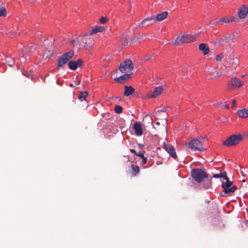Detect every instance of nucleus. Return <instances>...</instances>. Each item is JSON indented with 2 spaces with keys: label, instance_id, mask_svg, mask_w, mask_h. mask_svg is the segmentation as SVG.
I'll list each match as a JSON object with an SVG mask.
<instances>
[{
  "label": "nucleus",
  "instance_id": "obj_1",
  "mask_svg": "<svg viewBox=\"0 0 248 248\" xmlns=\"http://www.w3.org/2000/svg\"><path fill=\"white\" fill-rule=\"evenodd\" d=\"M185 148H189L194 151H203L206 150V148L202 147V142L199 140L194 139L190 142L185 143L184 144Z\"/></svg>",
  "mask_w": 248,
  "mask_h": 248
},
{
  "label": "nucleus",
  "instance_id": "obj_2",
  "mask_svg": "<svg viewBox=\"0 0 248 248\" xmlns=\"http://www.w3.org/2000/svg\"><path fill=\"white\" fill-rule=\"evenodd\" d=\"M74 55V52L73 50H69L62 55L58 60L57 68H63L64 65L73 57Z\"/></svg>",
  "mask_w": 248,
  "mask_h": 248
},
{
  "label": "nucleus",
  "instance_id": "obj_3",
  "mask_svg": "<svg viewBox=\"0 0 248 248\" xmlns=\"http://www.w3.org/2000/svg\"><path fill=\"white\" fill-rule=\"evenodd\" d=\"M242 139L243 136L240 134H233L223 142V145L227 146H234L242 140Z\"/></svg>",
  "mask_w": 248,
  "mask_h": 248
},
{
  "label": "nucleus",
  "instance_id": "obj_4",
  "mask_svg": "<svg viewBox=\"0 0 248 248\" xmlns=\"http://www.w3.org/2000/svg\"><path fill=\"white\" fill-rule=\"evenodd\" d=\"M191 176L193 179L198 183H201L203 178L208 177L207 174L203 170L199 169L192 170Z\"/></svg>",
  "mask_w": 248,
  "mask_h": 248
},
{
  "label": "nucleus",
  "instance_id": "obj_5",
  "mask_svg": "<svg viewBox=\"0 0 248 248\" xmlns=\"http://www.w3.org/2000/svg\"><path fill=\"white\" fill-rule=\"evenodd\" d=\"M133 68L134 65L130 59H126L121 62L119 67V69L122 73L129 72Z\"/></svg>",
  "mask_w": 248,
  "mask_h": 248
},
{
  "label": "nucleus",
  "instance_id": "obj_6",
  "mask_svg": "<svg viewBox=\"0 0 248 248\" xmlns=\"http://www.w3.org/2000/svg\"><path fill=\"white\" fill-rule=\"evenodd\" d=\"M221 186L225 190V192L228 193L229 195L233 193L237 189L236 186H232V182L230 181L229 179L228 181L226 180L225 182H222Z\"/></svg>",
  "mask_w": 248,
  "mask_h": 248
},
{
  "label": "nucleus",
  "instance_id": "obj_7",
  "mask_svg": "<svg viewBox=\"0 0 248 248\" xmlns=\"http://www.w3.org/2000/svg\"><path fill=\"white\" fill-rule=\"evenodd\" d=\"M225 62L228 64V66L235 69L239 64V60L237 58H232L226 57L225 58Z\"/></svg>",
  "mask_w": 248,
  "mask_h": 248
},
{
  "label": "nucleus",
  "instance_id": "obj_8",
  "mask_svg": "<svg viewBox=\"0 0 248 248\" xmlns=\"http://www.w3.org/2000/svg\"><path fill=\"white\" fill-rule=\"evenodd\" d=\"M81 41L84 44V47L86 49H90L93 44V39L90 36V34H85L82 38Z\"/></svg>",
  "mask_w": 248,
  "mask_h": 248
},
{
  "label": "nucleus",
  "instance_id": "obj_9",
  "mask_svg": "<svg viewBox=\"0 0 248 248\" xmlns=\"http://www.w3.org/2000/svg\"><path fill=\"white\" fill-rule=\"evenodd\" d=\"M155 21V16H153L143 19L136 28H140L144 26H149Z\"/></svg>",
  "mask_w": 248,
  "mask_h": 248
},
{
  "label": "nucleus",
  "instance_id": "obj_10",
  "mask_svg": "<svg viewBox=\"0 0 248 248\" xmlns=\"http://www.w3.org/2000/svg\"><path fill=\"white\" fill-rule=\"evenodd\" d=\"M83 63V61L79 59L77 61H70L68 63V67L70 69L75 70L78 67H80Z\"/></svg>",
  "mask_w": 248,
  "mask_h": 248
},
{
  "label": "nucleus",
  "instance_id": "obj_11",
  "mask_svg": "<svg viewBox=\"0 0 248 248\" xmlns=\"http://www.w3.org/2000/svg\"><path fill=\"white\" fill-rule=\"evenodd\" d=\"M229 84L232 88H239L243 85V83L240 79L233 77L229 80Z\"/></svg>",
  "mask_w": 248,
  "mask_h": 248
},
{
  "label": "nucleus",
  "instance_id": "obj_12",
  "mask_svg": "<svg viewBox=\"0 0 248 248\" xmlns=\"http://www.w3.org/2000/svg\"><path fill=\"white\" fill-rule=\"evenodd\" d=\"M248 14V6L243 5L238 11V15L240 19H244Z\"/></svg>",
  "mask_w": 248,
  "mask_h": 248
},
{
  "label": "nucleus",
  "instance_id": "obj_13",
  "mask_svg": "<svg viewBox=\"0 0 248 248\" xmlns=\"http://www.w3.org/2000/svg\"><path fill=\"white\" fill-rule=\"evenodd\" d=\"M132 74H124L123 75L118 77L114 79V81L120 83H124L126 80H127L129 78H132Z\"/></svg>",
  "mask_w": 248,
  "mask_h": 248
},
{
  "label": "nucleus",
  "instance_id": "obj_14",
  "mask_svg": "<svg viewBox=\"0 0 248 248\" xmlns=\"http://www.w3.org/2000/svg\"><path fill=\"white\" fill-rule=\"evenodd\" d=\"M162 147L167 151L169 155H176L175 150L171 144L169 143H164Z\"/></svg>",
  "mask_w": 248,
  "mask_h": 248
},
{
  "label": "nucleus",
  "instance_id": "obj_15",
  "mask_svg": "<svg viewBox=\"0 0 248 248\" xmlns=\"http://www.w3.org/2000/svg\"><path fill=\"white\" fill-rule=\"evenodd\" d=\"M133 128L134 130L136 135L140 136L142 135L143 131L141 124L140 122L135 123L133 125Z\"/></svg>",
  "mask_w": 248,
  "mask_h": 248
},
{
  "label": "nucleus",
  "instance_id": "obj_16",
  "mask_svg": "<svg viewBox=\"0 0 248 248\" xmlns=\"http://www.w3.org/2000/svg\"><path fill=\"white\" fill-rule=\"evenodd\" d=\"M163 91V88L162 86H158L155 87L152 93L150 95V97L151 98H155L159 94H160Z\"/></svg>",
  "mask_w": 248,
  "mask_h": 248
},
{
  "label": "nucleus",
  "instance_id": "obj_17",
  "mask_svg": "<svg viewBox=\"0 0 248 248\" xmlns=\"http://www.w3.org/2000/svg\"><path fill=\"white\" fill-rule=\"evenodd\" d=\"M185 43H189L196 40V35L186 34L183 35Z\"/></svg>",
  "mask_w": 248,
  "mask_h": 248
},
{
  "label": "nucleus",
  "instance_id": "obj_18",
  "mask_svg": "<svg viewBox=\"0 0 248 248\" xmlns=\"http://www.w3.org/2000/svg\"><path fill=\"white\" fill-rule=\"evenodd\" d=\"M104 30L105 28L103 26H95L89 31V33L90 35H91L97 32H102Z\"/></svg>",
  "mask_w": 248,
  "mask_h": 248
},
{
  "label": "nucleus",
  "instance_id": "obj_19",
  "mask_svg": "<svg viewBox=\"0 0 248 248\" xmlns=\"http://www.w3.org/2000/svg\"><path fill=\"white\" fill-rule=\"evenodd\" d=\"M211 78H219L222 75V71L217 68H214L211 71Z\"/></svg>",
  "mask_w": 248,
  "mask_h": 248
},
{
  "label": "nucleus",
  "instance_id": "obj_20",
  "mask_svg": "<svg viewBox=\"0 0 248 248\" xmlns=\"http://www.w3.org/2000/svg\"><path fill=\"white\" fill-rule=\"evenodd\" d=\"M234 17L233 16H227L224 18L220 19L218 21L214 23L213 24H217L220 22H223L225 23H229L232 22L234 21Z\"/></svg>",
  "mask_w": 248,
  "mask_h": 248
},
{
  "label": "nucleus",
  "instance_id": "obj_21",
  "mask_svg": "<svg viewBox=\"0 0 248 248\" xmlns=\"http://www.w3.org/2000/svg\"><path fill=\"white\" fill-rule=\"evenodd\" d=\"M134 89L132 86H125L124 95L125 96H128L134 93Z\"/></svg>",
  "mask_w": 248,
  "mask_h": 248
},
{
  "label": "nucleus",
  "instance_id": "obj_22",
  "mask_svg": "<svg viewBox=\"0 0 248 248\" xmlns=\"http://www.w3.org/2000/svg\"><path fill=\"white\" fill-rule=\"evenodd\" d=\"M168 16V13L167 11H164L161 14H158L155 16V20L157 21H161L166 19Z\"/></svg>",
  "mask_w": 248,
  "mask_h": 248
},
{
  "label": "nucleus",
  "instance_id": "obj_23",
  "mask_svg": "<svg viewBox=\"0 0 248 248\" xmlns=\"http://www.w3.org/2000/svg\"><path fill=\"white\" fill-rule=\"evenodd\" d=\"M199 49L202 52V54L204 55H207L209 52V49L206 47V44L204 43H201L199 46Z\"/></svg>",
  "mask_w": 248,
  "mask_h": 248
},
{
  "label": "nucleus",
  "instance_id": "obj_24",
  "mask_svg": "<svg viewBox=\"0 0 248 248\" xmlns=\"http://www.w3.org/2000/svg\"><path fill=\"white\" fill-rule=\"evenodd\" d=\"M239 116L241 118L248 117V109L243 108L237 111Z\"/></svg>",
  "mask_w": 248,
  "mask_h": 248
},
{
  "label": "nucleus",
  "instance_id": "obj_25",
  "mask_svg": "<svg viewBox=\"0 0 248 248\" xmlns=\"http://www.w3.org/2000/svg\"><path fill=\"white\" fill-rule=\"evenodd\" d=\"M227 43H228V41L227 40V38H225V37H222L221 38H219L218 40H217L215 42V44L216 46L217 45H226Z\"/></svg>",
  "mask_w": 248,
  "mask_h": 248
},
{
  "label": "nucleus",
  "instance_id": "obj_26",
  "mask_svg": "<svg viewBox=\"0 0 248 248\" xmlns=\"http://www.w3.org/2000/svg\"><path fill=\"white\" fill-rule=\"evenodd\" d=\"M184 43H185V42H184V38H183V36H180V35H179L177 37V38H176V39L175 40V41L173 43L174 45H177V46L182 45V44H183Z\"/></svg>",
  "mask_w": 248,
  "mask_h": 248
},
{
  "label": "nucleus",
  "instance_id": "obj_27",
  "mask_svg": "<svg viewBox=\"0 0 248 248\" xmlns=\"http://www.w3.org/2000/svg\"><path fill=\"white\" fill-rule=\"evenodd\" d=\"M213 177L216 178H223L227 181H228V179H229L227 176V173L226 171L220 172L219 174H215L213 175Z\"/></svg>",
  "mask_w": 248,
  "mask_h": 248
},
{
  "label": "nucleus",
  "instance_id": "obj_28",
  "mask_svg": "<svg viewBox=\"0 0 248 248\" xmlns=\"http://www.w3.org/2000/svg\"><path fill=\"white\" fill-rule=\"evenodd\" d=\"M87 94L88 93L87 92H82L78 96V99L81 101L85 100Z\"/></svg>",
  "mask_w": 248,
  "mask_h": 248
},
{
  "label": "nucleus",
  "instance_id": "obj_29",
  "mask_svg": "<svg viewBox=\"0 0 248 248\" xmlns=\"http://www.w3.org/2000/svg\"><path fill=\"white\" fill-rule=\"evenodd\" d=\"M7 15V12L4 7H0V17L5 16Z\"/></svg>",
  "mask_w": 248,
  "mask_h": 248
},
{
  "label": "nucleus",
  "instance_id": "obj_30",
  "mask_svg": "<svg viewBox=\"0 0 248 248\" xmlns=\"http://www.w3.org/2000/svg\"><path fill=\"white\" fill-rule=\"evenodd\" d=\"M114 110L116 113L120 114L122 112L123 108L121 106L119 105H116L115 107Z\"/></svg>",
  "mask_w": 248,
  "mask_h": 248
},
{
  "label": "nucleus",
  "instance_id": "obj_31",
  "mask_svg": "<svg viewBox=\"0 0 248 248\" xmlns=\"http://www.w3.org/2000/svg\"><path fill=\"white\" fill-rule=\"evenodd\" d=\"M130 151L132 153H134L135 155H144L145 153L144 151L140 150H138L137 152L134 149H131Z\"/></svg>",
  "mask_w": 248,
  "mask_h": 248
},
{
  "label": "nucleus",
  "instance_id": "obj_32",
  "mask_svg": "<svg viewBox=\"0 0 248 248\" xmlns=\"http://www.w3.org/2000/svg\"><path fill=\"white\" fill-rule=\"evenodd\" d=\"M5 62H6L7 63L8 65L10 67L12 66L14 64L12 59L9 57H6L5 58Z\"/></svg>",
  "mask_w": 248,
  "mask_h": 248
},
{
  "label": "nucleus",
  "instance_id": "obj_33",
  "mask_svg": "<svg viewBox=\"0 0 248 248\" xmlns=\"http://www.w3.org/2000/svg\"><path fill=\"white\" fill-rule=\"evenodd\" d=\"M132 169L133 170V173L136 174L139 172V168L137 166L132 165Z\"/></svg>",
  "mask_w": 248,
  "mask_h": 248
},
{
  "label": "nucleus",
  "instance_id": "obj_34",
  "mask_svg": "<svg viewBox=\"0 0 248 248\" xmlns=\"http://www.w3.org/2000/svg\"><path fill=\"white\" fill-rule=\"evenodd\" d=\"M108 20V19L107 17L102 16L100 18V23L102 24H104L107 22Z\"/></svg>",
  "mask_w": 248,
  "mask_h": 248
},
{
  "label": "nucleus",
  "instance_id": "obj_35",
  "mask_svg": "<svg viewBox=\"0 0 248 248\" xmlns=\"http://www.w3.org/2000/svg\"><path fill=\"white\" fill-rule=\"evenodd\" d=\"M224 57V55L222 53L220 54L219 55H218L216 57V60L217 61H220Z\"/></svg>",
  "mask_w": 248,
  "mask_h": 248
},
{
  "label": "nucleus",
  "instance_id": "obj_36",
  "mask_svg": "<svg viewBox=\"0 0 248 248\" xmlns=\"http://www.w3.org/2000/svg\"><path fill=\"white\" fill-rule=\"evenodd\" d=\"M123 43H122V46H126L128 45V40L126 38H124L123 39Z\"/></svg>",
  "mask_w": 248,
  "mask_h": 248
},
{
  "label": "nucleus",
  "instance_id": "obj_37",
  "mask_svg": "<svg viewBox=\"0 0 248 248\" xmlns=\"http://www.w3.org/2000/svg\"><path fill=\"white\" fill-rule=\"evenodd\" d=\"M228 194H229V193L225 192V190H224L220 193L219 195L222 197H226Z\"/></svg>",
  "mask_w": 248,
  "mask_h": 248
},
{
  "label": "nucleus",
  "instance_id": "obj_38",
  "mask_svg": "<svg viewBox=\"0 0 248 248\" xmlns=\"http://www.w3.org/2000/svg\"><path fill=\"white\" fill-rule=\"evenodd\" d=\"M166 110V109L165 108H163L161 110H158L157 111H156L155 112V114L156 115H157L160 112H165V111Z\"/></svg>",
  "mask_w": 248,
  "mask_h": 248
},
{
  "label": "nucleus",
  "instance_id": "obj_39",
  "mask_svg": "<svg viewBox=\"0 0 248 248\" xmlns=\"http://www.w3.org/2000/svg\"><path fill=\"white\" fill-rule=\"evenodd\" d=\"M225 38H227V40L228 41L229 40H232L233 39V35H229L228 36H224Z\"/></svg>",
  "mask_w": 248,
  "mask_h": 248
},
{
  "label": "nucleus",
  "instance_id": "obj_40",
  "mask_svg": "<svg viewBox=\"0 0 248 248\" xmlns=\"http://www.w3.org/2000/svg\"><path fill=\"white\" fill-rule=\"evenodd\" d=\"M139 157H140L142 158V162L143 163H145L146 162V158L144 157V156H138Z\"/></svg>",
  "mask_w": 248,
  "mask_h": 248
},
{
  "label": "nucleus",
  "instance_id": "obj_41",
  "mask_svg": "<svg viewBox=\"0 0 248 248\" xmlns=\"http://www.w3.org/2000/svg\"><path fill=\"white\" fill-rule=\"evenodd\" d=\"M232 108H234L236 106V101L235 100H233L232 102Z\"/></svg>",
  "mask_w": 248,
  "mask_h": 248
},
{
  "label": "nucleus",
  "instance_id": "obj_42",
  "mask_svg": "<svg viewBox=\"0 0 248 248\" xmlns=\"http://www.w3.org/2000/svg\"><path fill=\"white\" fill-rule=\"evenodd\" d=\"M138 40V38H137V37H134L133 38H132L131 39V42L134 43Z\"/></svg>",
  "mask_w": 248,
  "mask_h": 248
},
{
  "label": "nucleus",
  "instance_id": "obj_43",
  "mask_svg": "<svg viewBox=\"0 0 248 248\" xmlns=\"http://www.w3.org/2000/svg\"><path fill=\"white\" fill-rule=\"evenodd\" d=\"M221 108H228L229 106L227 104H226L225 103L224 104H223L222 105H221Z\"/></svg>",
  "mask_w": 248,
  "mask_h": 248
},
{
  "label": "nucleus",
  "instance_id": "obj_44",
  "mask_svg": "<svg viewBox=\"0 0 248 248\" xmlns=\"http://www.w3.org/2000/svg\"><path fill=\"white\" fill-rule=\"evenodd\" d=\"M151 57V56L150 55L146 56L144 57V60H145V61L149 60Z\"/></svg>",
  "mask_w": 248,
  "mask_h": 248
},
{
  "label": "nucleus",
  "instance_id": "obj_45",
  "mask_svg": "<svg viewBox=\"0 0 248 248\" xmlns=\"http://www.w3.org/2000/svg\"><path fill=\"white\" fill-rule=\"evenodd\" d=\"M143 146H144L143 144H138V149H140Z\"/></svg>",
  "mask_w": 248,
  "mask_h": 248
},
{
  "label": "nucleus",
  "instance_id": "obj_46",
  "mask_svg": "<svg viewBox=\"0 0 248 248\" xmlns=\"http://www.w3.org/2000/svg\"><path fill=\"white\" fill-rule=\"evenodd\" d=\"M134 157V156H129V157L128 158V161H130L133 159V158Z\"/></svg>",
  "mask_w": 248,
  "mask_h": 248
},
{
  "label": "nucleus",
  "instance_id": "obj_47",
  "mask_svg": "<svg viewBox=\"0 0 248 248\" xmlns=\"http://www.w3.org/2000/svg\"><path fill=\"white\" fill-rule=\"evenodd\" d=\"M240 173H241V174L243 176V177H245L246 176V174H245V173L244 172V171L242 170H240Z\"/></svg>",
  "mask_w": 248,
  "mask_h": 248
},
{
  "label": "nucleus",
  "instance_id": "obj_48",
  "mask_svg": "<svg viewBox=\"0 0 248 248\" xmlns=\"http://www.w3.org/2000/svg\"><path fill=\"white\" fill-rule=\"evenodd\" d=\"M22 74H23L24 75L26 76V77H28V78L29 77V76H30V74L29 73H27L26 74H25L23 72H22Z\"/></svg>",
  "mask_w": 248,
  "mask_h": 248
},
{
  "label": "nucleus",
  "instance_id": "obj_49",
  "mask_svg": "<svg viewBox=\"0 0 248 248\" xmlns=\"http://www.w3.org/2000/svg\"><path fill=\"white\" fill-rule=\"evenodd\" d=\"M21 61L23 62H25V59L24 58H22V59H21Z\"/></svg>",
  "mask_w": 248,
  "mask_h": 248
},
{
  "label": "nucleus",
  "instance_id": "obj_50",
  "mask_svg": "<svg viewBox=\"0 0 248 248\" xmlns=\"http://www.w3.org/2000/svg\"><path fill=\"white\" fill-rule=\"evenodd\" d=\"M171 156L174 159H175V160L177 159V156L175 155V156Z\"/></svg>",
  "mask_w": 248,
  "mask_h": 248
},
{
  "label": "nucleus",
  "instance_id": "obj_51",
  "mask_svg": "<svg viewBox=\"0 0 248 248\" xmlns=\"http://www.w3.org/2000/svg\"><path fill=\"white\" fill-rule=\"evenodd\" d=\"M76 85H79L80 84V81L78 80L77 81H76Z\"/></svg>",
  "mask_w": 248,
  "mask_h": 248
},
{
  "label": "nucleus",
  "instance_id": "obj_52",
  "mask_svg": "<svg viewBox=\"0 0 248 248\" xmlns=\"http://www.w3.org/2000/svg\"><path fill=\"white\" fill-rule=\"evenodd\" d=\"M156 164H162V162H159V161L158 160V161H157Z\"/></svg>",
  "mask_w": 248,
  "mask_h": 248
},
{
  "label": "nucleus",
  "instance_id": "obj_53",
  "mask_svg": "<svg viewBox=\"0 0 248 248\" xmlns=\"http://www.w3.org/2000/svg\"><path fill=\"white\" fill-rule=\"evenodd\" d=\"M76 99V98H75L74 97H73V102H75Z\"/></svg>",
  "mask_w": 248,
  "mask_h": 248
},
{
  "label": "nucleus",
  "instance_id": "obj_54",
  "mask_svg": "<svg viewBox=\"0 0 248 248\" xmlns=\"http://www.w3.org/2000/svg\"><path fill=\"white\" fill-rule=\"evenodd\" d=\"M142 37H143V36H139V37H138V40H139V39H141V38H142Z\"/></svg>",
  "mask_w": 248,
  "mask_h": 248
},
{
  "label": "nucleus",
  "instance_id": "obj_55",
  "mask_svg": "<svg viewBox=\"0 0 248 248\" xmlns=\"http://www.w3.org/2000/svg\"><path fill=\"white\" fill-rule=\"evenodd\" d=\"M159 124H160V123L159 122H156L155 123V124H156V125H158Z\"/></svg>",
  "mask_w": 248,
  "mask_h": 248
},
{
  "label": "nucleus",
  "instance_id": "obj_56",
  "mask_svg": "<svg viewBox=\"0 0 248 248\" xmlns=\"http://www.w3.org/2000/svg\"><path fill=\"white\" fill-rule=\"evenodd\" d=\"M75 40H73V41H71V43H72V44H73V43H75Z\"/></svg>",
  "mask_w": 248,
  "mask_h": 248
},
{
  "label": "nucleus",
  "instance_id": "obj_57",
  "mask_svg": "<svg viewBox=\"0 0 248 248\" xmlns=\"http://www.w3.org/2000/svg\"><path fill=\"white\" fill-rule=\"evenodd\" d=\"M70 86L73 87V85L72 84H70Z\"/></svg>",
  "mask_w": 248,
  "mask_h": 248
},
{
  "label": "nucleus",
  "instance_id": "obj_58",
  "mask_svg": "<svg viewBox=\"0 0 248 248\" xmlns=\"http://www.w3.org/2000/svg\"><path fill=\"white\" fill-rule=\"evenodd\" d=\"M245 76V75H242V77H244Z\"/></svg>",
  "mask_w": 248,
  "mask_h": 248
}]
</instances>
